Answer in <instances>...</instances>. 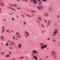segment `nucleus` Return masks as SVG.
Masks as SVG:
<instances>
[{"instance_id":"nucleus-1","label":"nucleus","mask_w":60,"mask_h":60,"mask_svg":"<svg viewBox=\"0 0 60 60\" xmlns=\"http://www.w3.org/2000/svg\"><path fill=\"white\" fill-rule=\"evenodd\" d=\"M47 45H45L44 46H41V49H43L44 48H46V47H47Z\"/></svg>"},{"instance_id":"nucleus-2","label":"nucleus","mask_w":60,"mask_h":60,"mask_svg":"<svg viewBox=\"0 0 60 60\" xmlns=\"http://www.w3.org/2000/svg\"><path fill=\"white\" fill-rule=\"evenodd\" d=\"M33 1L34 2V4H37V2L36 0H33Z\"/></svg>"},{"instance_id":"nucleus-3","label":"nucleus","mask_w":60,"mask_h":60,"mask_svg":"<svg viewBox=\"0 0 60 60\" xmlns=\"http://www.w3.org/2000/svg\"><path fill=\"white\" fill-rule=\"evenodd\" d=\"M57 29H56L55 30V31L54 32V34H56L57 32Z\"/></svg>"},{"instance_id":"nucleus-4","label":"nucleus","mask_w":60,"mask_h":60,"mask_svg":"<svg viewBox=\"0 0 60 60\" xmlns=\"http://www.w3.org/2000/svg\"><path fill=\"white\" fill-rule=\"evenodd\" d=\"M0 4H1L2 5L1 6H4V3L2 2H1L0 3Z\"/></svg>"},{"instance_id":"nucleus-5","label":"nucleus","mask_w":60,"mask_h":60,"mask_svg":"<svg viewBox=\"0 0 60 60\" xmlns=\"http://www.w3.org/2000/svg\"><path fill=\"white\" fill-rule=\"evenodd\" d=\"M25 33H26V34H27V36H28L29 35V33H28L26 31H25Z\"/></svg>"},{"instance_id":"nucleus-6","label":"nucleus","mask_w":60,"mask_h":60,"mask_svg":"<svg viewBox=\"0 0 60 60\" xmlns=\"http://www.w3.org/2000/svg\"><path fill=\"white\" fill-rule=\"evenodd\" d=\"M34 58H35V59H36V60H38V59H37V57L35 56H34Z\"/></svg>"},{"instance_id":"nucleus-7","label":"nucleus","mask_w":60,"mask_h":60,"mask_svg":"<svg viewBox=\"0 0 60 60\" xmlns=\"http://www.w3.org/2000/svg\"><path fill=\"white\" fill-rule=\"evenodd\" d=\"M37 8H38V9L39 10H41V8L37 6Z\"/></svg>"},{"instance_id":"nucleus-8","label":"nucleus","mask_w":60,"mask_h":60,"mask_svg":"<svg viewBox=\"0 0 60 60\" xmlns=\"http://www.w3.org/2000/svg\"><path fill=\"white\" fill-rule=\"evenodd\" d=\"M19 48H20L21 47V45L20 44H19Z\"/></svg>"},{"instance_id":"nucleus-9","label":"nucleus","mask_w":60,"mask_h":60,"mask_svg":"<svg viewBox=\"0 0 60 60\" xmlns=\"http://www.w3.org/2000/svg\"><path fill=\"white\" fill-rule=\"evenodd\" d=\"M11 9L12 10V11H16V10H15L14 8H12Z\"/></svg>"},{"instance_id":"nucleus-10","label":"nucleus","mask_w":60,"mask_h":60,"mask_svg":"<svg viewBox=\"0 0 60 60\" xmlns=\"http://www.w3.org/2000/svg\"><path fill=\"white\" fill-rule=\"evenodd\" d=\"M45 32H46V30H43L42 31V34H43Z\"/></svg>"},{"instance_id":"nucleus-11","label":"nucleus","mask_w":60,"mask_h":60,"mask_svg":"<svg viewBox=\"0 0 60 60\" xmlns=\"http://www.w3.org/2000/svg\"><path fill=\"white\" fill-rule=\"evenodd\" d=\"M38 19H39L40 20H41V18L40 17H38Z\"/></svg>"},{"instance_id":"nucleus-12","label":"nucleus","mask_w":60,"mask_h":60,"mask_svg":"<svg viewBox=\"0 0 60 60\" xmlns=\"http://www.w3.org/2000/svg\"><path fill=\"white\" fill-rule=\"evenodd\" d=\"M36 52V51L35 50H34L33 52V53H35V52Z\"/></svg>"},{"instance_id":"nucleus-13","label":"nucleus","mask_w":60,"mask_h":60,"mask_svg":"<svg viewBox=\"0 0 60 60\" xmlns=\"http://www.w3.org/2000/svg\"><path fill=\"white\" fill-rule=\"evenodd\" d=\"M31 11L32 12L34 13L35 12V11H34L31 10Z\"/></svg>"},{"instance_id":"nucleus-14","label":"nucleus","mask_w":60,"mask_h":60,"mask_svg":"<svg viewBox=\"0 0 60 60\" xmlns=\"http://www.w3.org/2000/svg\"><path fill=\"white\" fill-rule=\"evenodd\" d=\"M52 54H55V52H54V51H53L52 52Z\"/></svg>"},{"instance_id":"nucleus-15","label":"nucleus","mask_w":60,"mask_h":60,"mask_svg":"<svg viewBox=\"0 0 60 60\" xmlns=\"http://www.w3.org/2000/svg\"><path fill=\"white\" fill-rule=\"evenodd\" d=\"M23 23H24V24H25V25H26V22L25 21H24L23 22Z\"/></svg>"},{"instance_id":"nucleus-16","label":"nucleus","mask_w":60,"mask_h":60,"mask_svg":"<svg viewBox=\"0 0 60 60\" xmlns=\"http://www.w3.org/2000/svg\"><path fill=\"white\" fill-rule=\"evenodd\" d=\"M9 56V55H7L6 56V57H9V56Z\"/></svg>"},{"instance_id":"nucleus-17","label":"nucleus","mask_w":60,"mask_h":60,"mask_svg":"<svg viewBox=\"0 0 60 60\" xmlns=\"http://www.w3.org/2000/svg\"><path fill=\"white\" fill-rule=\"evenodd\" d=\"M14 5H15L14 7H17V6H17V5H16L15 4H14Z\"/></svg>"},{"instance_id":"nucleus-18","label":"nucleus","mask_w":60,"mask_h":60,"mask_svg":"<svg viewBox=\"0 0 60 60\" xmlns=\"http://www.w3.org/2000/svg\"><path fill=\"white\" fill-rule=\"evenodd\" d=\"M41 2H38V3L39 4H41Z\"/></svg>"},{"instance_id":"nucleus-19","label":"nucleus","mask_w":60,"mask_h":60,"mask_svg":"<svg viewBox=\"0 0 60 60\" xmlns=\"http://www.w3.org/2000/svg\"><path fill=\"white\" fill-rule=\"evenodd\" d=\"M52 41L54 42H56V40H53Z\"/></svg>"},{"instance_id":"nucleus-20","label":"nucleus","mask_w":60,"mask_h":60,"mask_svg":"<svg viewBox=\"0 0 60 60\" xmlns=\"http://www.w3.org/2000/svg\"><path fill=\"white\" fill-rule=\"evenodd\" d=\"M41 46H42L43 45V44H40Z\"/></svg>"},{"instance_id":"nucleus-21","label":"nucleus","mask_w":60,"mask_h":60,"mask_svg":"<svg viewBox=\"0 0 60 60\" xmlns=\"http://www.w3.org/2000/svg\"><path fill=\"white\" fill-rule=\"evenodd\" d=\"M16 9H17L18 10H20V8H16Z\"/></svg>"},{"instance_id":"nucleus-22","label":"nucleus","mask_w":60,"mask_h":60,"mask_svg":"<svg viewBox=\"0 0 60 60\" xmlns=\"http://www.w3.org/2000/svg\"><path fill=\"white\" fill-rule=\"evenodd\" d=\"M24 58V56L22 57H20V59H21V58Z\"/></svg>"},{"instance_id":"nucleus-23","label":"nucleus","mask_w":60,"mask_h":60,"mask_svg":"<svg viewBox=\"0 0 60 60\" xmlns=\"http://www.w3.org/2000/svg\"><path fill=\"white\" fill-rule=\"evenodd\" d=\"M10 5H12V6H14V5H13L12 4H10Z\"/></svg>"},{"instance_id":"nucleus-24","label":"nucleus","mask_w":60,"mask_h":60,"mask_svg":"<svg viewBox=\"0 0 60 60\" xmlns=\"http://www.w3.org/2000/svg\"><path fill=\"white\" fill-rule=\"evenodd\" d=\"M8 43H6V45L7 46H8Z\"/></svg>"},{"instance_id":"nucleus-25","label":"nucleus","mask_w":60,"mask_h":60,"mask_svg":"<svg viewBox=\"0 0 60 60\" xmlns=\"http://www.w3.org/2000/svg\"><path fill=\"white\" fill-rule=\"evenodd\" d=\"M16 34L17 35H19V33H18V32H17L16 33Z\"/></svg>"},{"instance_id":"nucleus-26","label":"nucleus","mask_w":60,"mask_h":60,"mask_svg":"<svg viewBox=\"0 0 60 60\" xmlns=\"http://www.w3.org/2000/svg\"><path fill=\"white\" fill-rule=\"evenodd\" d=\"M53 36H55V35H56V34H55V33H54L53 34Z\"/></svg>"},{"instance_id":"nucleus-27","label":"nucleus","mask_w":60,"mask_h":60,"mask_svg":"<svg viewBox=\"0 0 60 60\" xmlns=\"http://www.w3.org/2000/svg\"><path fill=\"white\" fill-rule=\"evenodd\" d=\"M1 38L2 39H3V36H2L1 37Z\"/></svg>"},{"instance_id":"nucleus-28","label":"nucleus","mask_w":60,"mask_h":60,"mask_svg":"<svg viewBox=\"0 0 60 60\" xmlns=\"http://www.w3.org/2000/svg\"><path fill=\"white\" fill-rule=\"evenodd\" d=\"M41 26L42 27H43L44 28V26L43 25H42Z\"/></svg>"},{"instance_id":"nucleus-29","label":"nucleus","mask_w":60,"mask_h":60,"mask_svg":"<svg viewBox=\"0 0 60 60\" xmlns=\"http://www.w3.org/2000/svg\"><path fill=\"white\" fill-rule=\"evenodd\" d=\"M37 1H39V2H41V1L40 0H37Z\"/></svg>"},{"instance_id":"nucleus-30","label":"nucleus","mask_w":60,"mask_h":60,"mask_svg":"<svg viewBox=\"0 0 60 60\" xmlns=\"http://www.w3.org/2000/svg\"><path fill=\"white\" fill-rule=\"evenodd\" d=\"M12 19H13V20L14 21V18L12 17Z\"/></svg>"},{"instance_id":"nucleus-31","label":"nucleus","mask_w":60,"mask_h":60,"mask_svg":"<svg viewBox=\"0 0 60 60\" xmlns=\"http://www.w3.org/2000/svg\"><path fill=\"white\" fill-rule=\"evenodd\" d=\"M7 33H8V32H9V30H7Z\"/></svg>"},{"instance_id":"nucleus-32","label":"nucleus","mask_w":60,"mask_h":60,"mask_svg":"<svg viewBox=\"0 0 60 60\" xmlns=\"http://www.w3.org/2000/svg\"><path fill=\"white\" fill-rule=\"evenodd\" d=\"M44 20H45V23H46V22H47V21H46V20L45 19Z\"/></svg>"},{"instance_id":"nucleus-33","label":"nucleus","mask_w":60,"mask_h":60,"mask_svg":"<svg viewBox=\"0 0 60 60\" xmlns=\"http://www.w3.org/2000/svg\"><path fill=\"white\" fill-rule=\"evenodd\" d=\"M46 0H42V1H44V2H46Z\"/></svg>"},{"instance_id":"nucleus-34","label":"nucleus","mask_w":60,"mask_h":60,"mask_svg":"<svg viewBox=\"0 0 60 60\" xmlns=\"http://www.w3.org/2000/svg\"><path fill=\"white\" fill-rule=\"evenodd\" d=\"M26 16H27V17H31L30 16L28 15H26Z\"/></svg>"},{"instance_id":"nucleus-35","label":"nucleus","mask_w":60,"mask_h":60,"mask_svg":"<svg viewBox=\"0 0 60 60\" xmlns=\"http://www.w3.org/2000/svg\"><path fill=\"white\" fill-rule=\"evenodd\" d=\"M38 23H40V21H39V20H38Z\"/></svg>"},{"instance_id":"nucleus-36","label":"nucleus","mask_w":60,"mask_h":60,"mask_svg":"<svg viewBox=\"0 0 60 60\" xmlns=\"http://www.w3.org/2000/svg\"><path fill=\"white\" fill-rule=\"evenodd\" d=\"M2 29H4V26H3L2 27Z\"/></svg>"},{"instance_id":"nucleus-37","label":"nucleus","mask_w":60,"mask_h":60,"mask_svg":"<svg viewBox=\"0 0 60 60\" xmlns=\"http://www.w3.org/2000/svg\"><path fill=\"white\" fill-rule=\"evenodd\" d=\"M12 7H10V8H9V9H12Z\"/></svg>"},{"instance_id":"nucleus-38","label":"nucleus","mask_w":60,"mask_h":60,"mask_svg":"<svg viewBox=\"0 0 60 60\" xmlns=\"http://www.w3.org/2000/svg\"><path fill=\"white\" fill-rule=\"evenodd\" d=\"M48 23H50V21H48Z\"/></svg>"},{"instance_id":"nucleus-39","label":"nucleus","mask_w":60,"mask_h":60,"mask_svg":"<svg viewBox=\"0 0 60 60\" xmlns=\"http://www.w3.org/2000/svg\"><path fill=\"white\" fill-rule=\"evenodd\" d=\"M17 18H19V16H17Z\"/></svg>"},{"instance_id":"nucleus-40","label":"nucleus","mask_w":60,"mask_h":60,"mask_svg":"<svg viewBox=\"0 0 60 60\" xmlns=\"http://www.w3.org/2000/svg\"><path fill=\"white\" fill-rule=\"evenodd\" d=\"M18 37H19H19H20V36H19Z\"/></svg>"},{"instance_id":"nucleus-41","label":"nucleus","mask_w":60,"mask_h":60,"mask_svg":"<svg viewBox=\"0 0 60 60\" xmlns=\"http://www.w3.org/2000/svg\"><path fill=\"white\" fill-rule=\"evenodd\" d=\"M47 39L48 40H50V38H48Z\"/></svg>"},{"instance_id":"nucleus-42","label":"nucleus","mask_w":60,"mask_h":60,"mask_svg":"<svg viewBox=\"0 0 60 60\" xmlns=\"http://www.w3.org/2000/svg\"><path fill=\"white\" fill-rule=\"evenodd\" d=\"M47 23H48V25H49V22H47Z\"/></svg>"},{"instance_id":"nucleus-43","label":"nucleus","mask_w":60,"mask_h":60,"mask_svg":"<svg viewBox=\"0 0 60 60\" xmlns=\"http://www.w3.org/2000/svg\"><path fill=\"white\" fill-rule=\"evenodd\" d=\"M4 30H2V33H3V32H4Z\"/></svg>"},{"instance_id":"nucleus-44","label":"nucleus","mask_w":60,"mask_h":60,"mask_svg":"<svg viewBox=\"0 0 60 60\" xmlns=\"http://www.w3.org/2000/svg\"><path fill=\"white\" fill-rule=\"evenodd\" d=\"M14 43V42L12 41L11 42V43H12V44H13Z\"/></svg>"},{"instance_id":"nucleus-45","label":"nucleus","mask_w":60,"mask_h":60,"mask_svg":"<svg viewBox=\"0 0 60 60\" xmlns=\"http://www.w3.org/2000/svg\"><path fill=\"white\" fill-rule=\"evenodd\" d=\"M57 18H59V16H57Z\"/></svg>"},{"instance_id":"nucleus-46","label":"nucleus","mask_w":60,"mask_h":60,"mask_svg":"<svg viewBox=\"0 0 60 60\" xmlns=\"http://www.w3.org/2000/svg\"><path fill=\"white\" fill-rule=\"evenodd\" d=\"M21 16H22V17H24V16L23 15H21Z\"/></svg>"},{"instance_id":"nucleus-47","label":"nucleus","mask_w":60,"mask_h":60,"mask_svg":"<svg viewBox=\"0 0 60 60\" xmlns=\"http://www.w3.org/2000/svg\"><path fill=\"white\" fill-rule=\"evenodd\" d=\"M36 53V54H38V52H35Z\"/></svg>"},{"instance_id":"nucleus-48","label":"nucleus","mask_w":60,"mask_h":60,"mask_svg":"<svg viewBox=\"0 0 60 60\" xmlns=\"http://www.w3.org/2000/svg\"><path fill=\"white\" fill-rule=\"evenodd\" d=\"M9 14L10 15H12V14L11 13H10Z\"/></svg>"},{"instance_id":"nucleus-49","label":"nucleus","mask_w":60,"mask_h":60,"mask_svg":"<svg viewBox=\"0 0 60 60\" xmlns=\"http://www.w3.org/2000/svg\"><path fill=\"white\" fill-rule=\"evenodd\" d=\"M9 49H12V48L11 47H10V48H9Z\"/></svg>"},{"instance_id":"nucleus-50","label":"nucleus","mask_w":60,"mask_h":60,"mask_svg":"<svg viewBox=\"0 0 60 60\" xmlns=\"http://www.w3.org/2000/svg\"><path fill=\"white\" fill-rule=\"evenodd\" d=\"M2 54H4V53L3 52H2Z\"/></svg>"},{"instance_id":"nucleus-51","label":"nucleus","mask_w":60,"mask_h":60,"mask_svg":"<svg viewBox=\"0 0 60 60\" xmlns=\"http://www.w3.org/2000/svg\"><path fill=\"white\" fill-rule=\"evenodd\" d=\"M11 31L12 33H13V30H11Z\"/></svg>"},{"instance_id":"nucleus-52","label":"nucleus","mask_w":60,"mask_h":60,"mask_svg":"<svg viewBox=\"0 0 60 60\" xmlns=\"http://www.w3.org/2000/svg\"><path fill=\"white\" fill-rule=\"evenodd\" d=\"M45 15H48V14H47V13H45Z\"/></svg>"},{"instance_id":"nucleus-53","label":"nucleus","mask_w":60,"mask_h":60,"mask_svg":"<svg viewBox=\"0 0 60 60\" xmlns=\"http://www.w3.org/2000/svg\"><path fill=\"white\" fill-rule=\"evenodd\" d=\"M41 7L42 8H43V7L42 6H41Z\"/></svg>"},{"instance_id":"nucleus-54","label":"nucleus","mask_w":60,"mask_h":60,"mask_svg":"<svg viewBox=\"0 0 60 60\" xmlns=\"http://www.w3.org/2000/svg\"><path fill=\"white\" fill-rule=\"evenodd\" d=\"M6 19H4L3 20L4 21H6Z\"/></svg>"},{"instance_id":"nucleus-55","label":"nucleus","mask_w":60,"mask_h":60,"mask_svg":"<svg viewBox=\"0 0 60 60\" xmlns=\"http://www.w3.org/2000/svg\"><path fill=\"white\" fill-rule=\"evenodd\" d=\"M9 53H10V54H11V52H9Z\"/></svg>"},{"instance_id":"nucleus-56","label":"nucleus","mask_w":60,"mask_h":60,"mask_svg":"<svg viewBox=\"0 0 60 60\" xmlns=\"http://www.w3.org/2000/svg\"><path fill=\"white\" fill-rule=\"evenodd\" d=\"M13 39H14H14H15V37H13Z\"/></svg>"},{"instance_id":"nucleus-57","label":"nucleus","mask_w":60,"mask_h":60,"mask_svg":"<svg viewBox=\"0 0 60 60\" xmlns=\"http://www.w3.org/2000/svg\"><path fill=\"white\" fill-rule=\"evenodd\" d=\"M30 1H31V2H33V0H30Z\"/></svg>"},{"instance_id":"nucleus-58","label":"nucleus","mask_w":60,"mask_h":60,"mask_svg":"<svg viewBox=\"0 0 60 60\" xmlns=\"http://www.w3.org/2000/svg\"><path fill=\"white\" fill-rule=\"evenodd\" d=\"M46 58H48V56H46Z\"/></svg>"},{"instance_id":"nucleus-59","label":"nucleus","mask_w":60,"mask_h":60,"mask_svg":"<svg viewBox=\"0 0 60 60\" xmlns=\"http://www.w3.org/2000/svg\"><path fill=\"white\" fill-rule=\"evenodd\" d=\"M24 1H27V0H24Z\"/></svg>"},{"instance_id":"nucleus-60","label":"nucleus","mask_w":60,"mask_h":60,"mask_svg":"<svg viewBox=\"0 0 60 60\" xmlns=\"http://www.w3.org/2000/svg\"><path fill=\"white\" fill-rule=\"evenodd\" d=\"M17 1H19V0H16Z\"/></svg>"},{"instance_id":"nucleus-61","label":"nucleus","mask_w":60,"mask_h":60,"mask_svg":"<svg viewBox=\"0 0 60 60\" xmlns=\"http://www.w3.org/2000/svg\"><path fill=\"white\" fill-rule=\"evenodd\" d=\"M43 15H44V16L45 15V14H44Z\"/></svg>"},{"instance_id":"nucleus-62","label":"nucleus","mask_w":60,"mask_h":60,"mask_svg":"<svg viewBox=\"0 0 60 60\" xmlns=\"http://www.w3.org/2000/svg\"><path fill=\"white\" fill-rule=\"evenodd\" d=\"M10 40H9L8 42H10Z\"/></svg>"},{"instance_id":"nucleus-63","label":"nucleus","mask_w":60,"mask_h":60,"mask_svg":"<svg viewBox=\"0 0 60 60\" xmlns=\"http://www.w3.org/2000/svg\"><path fill=\"white\" fill-rule=\"evenodd\" d=\"M40 60H42V59L41 58Z\"/></svg>"},{"instance_id":"nucleus-64","label":"nucleus","mask_w":60,"mask_h":60,"mask_svg":"<svg viewBox=\"0 0 60 60\" xmlns=\"http://www.w3.org/2000/svg\"><path fill=\"white\" fill-rule=\"evenodd\" d=\"M26 58L27 59V58H28L27 57H26Z\"/></svg>"}]
</instances>
